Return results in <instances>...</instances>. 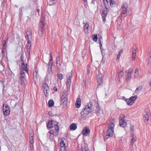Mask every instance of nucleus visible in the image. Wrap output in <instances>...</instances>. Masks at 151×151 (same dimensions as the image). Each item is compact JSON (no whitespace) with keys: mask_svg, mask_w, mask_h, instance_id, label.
Wrapping results in <instances>:
<instances>
[{"mask_svg":"<svg viewBox=\"0 0 151 151\" xmlns=\"http://www.w3.org/2000/svg\"><path fill=\"white\" fill-rule=\"evenodd\" d=\"M110 5L111 6H112L114 5V1L111 0H110Z\"/></svg>","mask_w":151,"mask_h":151,"instance_id":"51","label":"nucleus"},{"mask_svg":"<svg viewBox=\"0 0 151 151\" xmlns=\"http://www.w3.org/2000/svg\"><path fill=\"white\" fill-rule=\"evenodd\" d=\"M24 57L23 56V54H22V56L20 58V62H21L22 63H24Z\"/></svg>","mask_w":151,"mask_h":151,"instance_id":"43","label":"nucleus"},{"mask_svg":"<svg viewBox=\"0 0 151 151\" xmlns=\"http://www.w3.org/2000/svg\"><path fill=\"white\" fill-rule=\"evenodd\" d=\"M49 133L50 134L53 135L54 132L53 130H50L49 132Z\"/></svg>","mask_w":151,"mask_h":151,"instance_id":"59","label":"nucleus"},{"mask_svg":"<svg viewBox=\"0 0 151 151\" xmlns=\"http://www.w3.org/2000/svg\"><path fill=\"white\" fill-rule=\"evenodd\" d=\"M137 98V96L136 95H135L134 96H131L130 97L129 99V101H132V102L133 101H135L136 99Z\"/></svg>","mask_w":151,"mask_h":151,"instance_id":"26","label":"nucleus"},{"mask_svg":"<svg viewBox=\"0 0 151 151\" xmlns=\"http://www.w3.org/2000/svg\"><path fill=\"white\" fill-rule=\"evenodd\" d=\"M125 118V116L124 114H121L120 116L119 120L122 119V120H124V119Z\"/></svg>","mask_w":151,"mask_h":151,"instance_id":"39","label":"nucleus"},{"mask_svg":"<svg viewBox=\"0 0 151 151\" xmlns=\"http://www.w3.org/2000/svg\"><path fill=\"white\" fill-rule=\"evenodd\" d=\"M150 58L151 60V50H150V52L149 53V55Z\"/></svg>","mask_w":151,"mask_h":151,"instance_id":"64","label":"nucleus"},{"mask_svg":"<svg viewBox=\"0 0 151 151\" xmlns=\"http://www.w3.org/2000/svg\"><path fill=\"white\" fill-rule=\"evenodd\" d=\"M143 115L145 119V122L146 124H147V122L148 121L149 119V116L148 114L147 111H145L143 114Z\"/></svg>","mask_w":151,"mask_h":151,"instance_id":"6","label":"nucleus"},{"mask_svg":"<svg viewBox=\"0 0 151 151\" xmlns=\"http://www.w3.org/2000/svg\"><path fill=\"white\" fill-rule=\"evenodd\" d=\"M48 67V71L49 74H50L52 72V67Z\"/></svg>","mask_w":151,"mask_h":151,"instance_id":"35","label":"nucleus"},{"mask_svg":"<svg viewBox=\"0 0 151 151\" xmlns=\"http://www.w3.org/2000/svg\"><path fill=\"white\" fill-rule=\"evenodd\" d=\"M8 42V38L6 40H4V43L3 44V49L6 50L7 48V42Z\"/></svg>","mask_w":151,"mask_h":151,"instance_id":"22","label":"nucleus"},{"mask_svg":"<svg viewBox=\"0 0 151 151\" xmlns=\"http://www.w3.org/2000/svg\"><path fill=\"white\" fill-rule=\"evenodd\" d=\"M67 93L65 91H64L63 92L62 95V96H66Z\"/></svg>","mask_w":151,"mask_h":151,"instance_id":"48","label":"nucleus"},{"mask_svg":"<svg viewBox=\"0 0 151 151\" xmlns=\"http://www.w3.org/2000/svg\"><path fill=\"white\" fill-rule=\"evenodd\" d=\"M64 140H66V139L65 138H63L62 139L60 143L61 146H62L64 144H65V143H64Z\"/></svg>","mask_w":151,"mask_h":151,"instance_id":"37","label":"nucleus"},{"mask_svg":"<svg viewBox=\"0 0 151 151\" xmlns=\"http://www.w3.org/2000/svg\"><path fill=\"white\" fill-rule=\"evenodd\" d=\"M30 149L31 150H33V144H30Z\"/></svg>","mask_w":151,"mask_h":151,"instance_id":"56","label":"nucleus"},{"mask_svg":"<svg viewBox=\"0 0 151 151\" xmlns=\"http://www.w3.org/2000/svg\"><path fill=\"white\" fill-rule=\"evenodd\" d=\"M142 89V86H140L139 87L137 88L136 89V90H135L136 91H140Z\"/></svg>","mask_w":151,"mask_h":151,"instance_id":"38","label":"nucleus"},{"mask_svg":"<svg viewBox=\"0 0 151 151\" xmlns=\"http://www.w3.org/2000/svg\"><path fill=\"white\" fill-rule=\"evenodd\" d=\"M72 76H69L68 78L67 82V87L68 88H70L71 84V79Z\"/></svg>","mask_w":151,"mask_h":151,"instance_id":"13","label":"nucleus"},{"mask_svg":"<svg viewBox=\"0 0 151 151\" xmlns=\"http://www.w3.org/2000/svg\"><path fill=\"white\" fill-rule=\"evenodd\" d=\"M139 74V70L137 68H136L134 70V76L137 75Z\"/></svg>","mask_w":151,"mask_h":151,"instance_id":"29","label":"nucleus"},{"mask_svg":"<svg viewBox=\"0 0 151 151\" xmlns=\"http://www.w3.org/2000/svg\"><path fill=\"white\" fill-rule=\"evenodd\" d=\"M27 31L26 32L27 36H25V38H26L27 37V40H31L32 39V30L29 28L27 29Z\"/></svg>","mask_w":151,"mask_h":151,"instance_id":"4","label":"nucleus"},{"mask_svg":"<svg viewBox=\"0 0 151 151\" xmlns=\"http://www.w3.org/2000/svg\"><path fill=\"white\" fill-rule=\"evenodd\" d=\"M28 43L27 45V52L29 53L30 52V47L31 46V41L30 40H28Z\"/></svg>","mask_w":151,"mask_h":151,"instance_id":"17","label":"nucleus"},{"mask_svg":"<svg viewBox=\"0 0 151 151\" xmlns=\"http://www.w3.org/2000/svg\"><path fill=\"white\" fill-rule=\"evenodd\" d=\"M53 138V135H50L49 136V138L51 139V140H52V139Z\"/></svg>","mask_w":151,"mask_h":151,"instance_id":"57","label":"nucleus"},{"mask_svg":"<svg viewBox=\"0 0 151 151\" xmlns=\"http://www.w3.org/2000/svg\"><path fill=\"white\" fill-rule=\"evenodd\" d=\"M131 76H125L126 81L127 82L129 81L131 79Z\"/></svg>","mask_w":151,"mask_h":151,"instance_id":"42","label":"nucleus"},{"mask_svg":"<svg viewBox=\"0 0 151 151\" xmlns=\"http://www.w3.org/2000/svg\"><path fill=\"white\" fill-rule=\"evenodd\" d=\"M134 101L132 102V101H129V99L127 101V104L128 105L131 106L134 103Z\"/></svg>","mask_w":151,"mask_h":151,"instance_id":"36","label":"nucleus"},{"mask_svg":"<svg viewBox=\"0 0 151 151\" xmlns=\"http://www.w3.org/2000/svg\"><path fill=\"white\" fill-rule=\"evenodd\" d=\"M42 88L43 91L47 90L49 88L47 84L45 83H44L43 84Z\"/></svg>","mask_w":151,"mask_h":151,"instance_id":"24","label":"nucleus"},{"mask_svg":"<svg viewBox=\"0 0 151 151\" xmlns=\"http://www.w3.org/2000/svg\"><path fill=\"white\" fill-rule=\"evenodd\" d=\"M53 121V123L54 124V127L55 128V129L56 131L58 132H59V127L58 125V122H57L56 121Z\"/></svg>","mask_w":151,"mask_h":151,"instance_id":"11","label":"nucleus"},{"mask_svg":"<svg viewBox=\"0 0 151 151\" xmlns=\"http://www.w3.org/2000/svg\"><path fill=\"white\" fill-rule=\"evenodd\" d=\"M132 70L130 69L126 71V74L127 76H131Z\"/></svg>","mask_w":151,"mask_h":151,"instance_id":"27","label":"nucleus"},{"mask_svg":"<svg viewBox=\"0 0 151 151\" xmlns=\"http://www.w3.org/2000/svg\"><path fill=\"white\" fill-rule=\"evenodd\" d=\"M3 113L4 115H8L10 114V110L9 107L6 104H4L3 105Z\"/></svg>","mask_w":151,"mask_h":151,"instance_id":"3","label":"nucleus"},{"mask_svg":"<svg viewBox=\"0 0 151 151\" xmlns=\"http://www.w3.org/2000/svg\"><path fill=\"white\" fill-rule=\"evenodd\" d=\"M47 91H48V90H45L43 91H44V93H45V96L46 97H47L48 95V93L47 92Z\"/></svg>","mask_w":151,"mask_h":151,"instance_id":"46","label":"nucleus"},{"mask_svg":"<svg viewBox=\"0 0 151 151\" xmlns=\"http://www.w3.org/2000/svg\"><path fill=\"white\" fill-rule=\"evenodd\" d=\"M128 6L127 3L124 2L121 6L122 11L121 12L120 16L122 18H124L127 14V8Z\"/></svg>","mask_w":151,"mask_h":151,"instance_id":"2","label":"nucleus"},{"mask_svg":"<svg viewBox=\"0 0 151 151\" xmlns=\"http://www.w3.org/2000/svg\"><path fill=\"white\" fill-rule=\"evenodd\" d=\"M60 57H57L56 58V67L58 70H60L61 69L60 68V66L61 65L60 63Z\"/></svg>","mask_w":151,"mask_h":151,"instance_id":"7","label":"nucleus"},{"mask_svg":"<svg viewBox=\"0 0 151 151\" xmlns=\"http://www.w3.org/2000/svg\"><path fill=\"white\" fill-rule=\"evenodd\" d=\"M22 63V68H23V69L25 70L26 73L27 75H29L28 74V70H27V64H25L24 63Z\"/></svg>","mask_w":151,"mask_h":151,"instance_id":"18","label":"nucleus"},{"mask_svg":"<svg viewBox=\"0 0 151 151\" xmlns=\"http://www.w3.org/2000/svg\"><path fill=\"white\" fill-rule=\"evenodd\" d=\"M53 90L55 91H56L58 90L57 88L56 87H55L53 88Z\"/></svg>","mask_w":151,"mask_h":151,"instance_id":"63","label":"nucleus"},{"mask_svg":"<svg viewBox=\"0 0 151 151\" xmlns=\"http://www.w3.org/2000/svg\"><path fill=\"white\" fill-rule=\"evenodd\" d=\"M84 32L86 33L88 31V29H86V28H84Z\"/></svg>","mask_w":151,"mask_h":151,"instance_id":"60","label":"nucleus"},{"mask_svg":"<svg viewBox=\"0 0 151 151\" xmlns=\"http://www.w3.org/2000/svg\"><path fill=\"white\" fill-rule=\"evenodd\" d=\"M130 130L132 132H133L134 131L133 126H132V125H131L130 126Z\"/></svg>","mask_w":151,"mask_h":151,"instance_id":"50","label":"nucleus"},{"mask_svg":"<svg viewBox=\"0 0 151 151\" xmlns=\"http://www.w3.org/2000/svg\"><path fill=\"white\" fill-rule=\"evenodd\" d=\"M100 110L101 109H99L96 110V113L97 116H99L100 114Z\"/></svg>","mask_w":151,"mask_h":151,"instance_id":"44","label":"nucleus"},{"mask_svg":"<svg viewBox=\"0 0 151 151\" xmlns=\"http://www.w3.org/2000/svg\"><path fill=\"white\" fill-rule=\"evenodd\" d=\"M50 59L49 60H50V61H52V54L51 53H50Z\"/></svg>","mask_w":151,"mask_h":151,"instance_id":"61","label":"nucleus"},{"mask_svg":"<svg viewBox=\"0 0 151 151\" xmlns=\"http://www.w3.org/2000/svg\"><path fill=\"white\" fill-rule=\"evenodd\" d=\"M29 140H34L33 136L32 135L30 137Z\"/></svg>","mask_w":151,"mask_h":151,"instance_id":"62","label":"nucleus"},{"mask_svg":"<svg viewBox=\"0 0 151 151\" xmlns=\"http://www.w3.org/2000/svg\"><path fill=\"white\" fill-rule=\"evenodd\" d=\"M84 1V4L85 6H86L87 4V0H83Z\"/></svg>","mask_w":151,"mask_h":151,"instance_id":"58","label":"nucleus"},{"mask_svg":"<svg viewBox=\"0 0 151 151\" xmlns=\"http://www.w3.org/2000/svg\"><path fill=\"white\" fill-rule=\"evenodd\" d=\"M136 50L134 48H132V59L133 60H135V56L136 55Z\"/></svg>","mask_w":151,"mask_h":151,"instance_id":"21","label":"nucleus"},{"mask_svg":"<svg viewBox=\"0 0 151 151\" xmlns=\"http://www.w3.org/2000/svg\"><path fill=\"white\" fill-rule=\"evenodd\" d=\"M91 69V68L90 66L89 65H88L87 66V69H86L87 73L88 75L89 74Z\"/></svg>","mask_w":151,"mask_h":151,"instance_id":"31","label":"nucleus"},{"mask_svg":"<svg viewBox=\"0 0 151 151\" xmlns=\"http://www.w3.org/2000/svg\"><path fill=\"white\" fill-rule=\"evenodd\" d=\"M45 19L44 17H42L41 20V23L40 26L41 25V26L44 27L45 25Z\"/></svg>","mask_w":151,"mask_h":151,"instance_id":"28","label":"nucleus"},{"mask_svg":"<svg viewBox=\"0 0 151 151\" xmlns=\"http://www.w3.org/2000/svg\"><path fill=\"white\" fill-rule=\"evenodd\" d=\"M20 83L21 85V87L22 88L24 87V76H20Z\"/></svg>","mask_w":151,"mask_h":151,"instance_id":"16","label":"nucleus"},{"mask_svg":"<svg viewBox=\"0 0 151 151\" xmlns=\"http://www.w3.org/2000/svg\"><path fill=\"white\" fill-rule=\"evenodd\" d=\"M102 76H97V82L99 83V84L98 85V87H99V86H101L102 85Z\"/></svg>","mask_w":151,"mask_h":151,"instance_id":"10","label":"nucleus"},{"mask_svg":"<svg viewBox=\"0 0 151 151\" xmlns=\"http://www.w3.org/2000/svg\"><path fill=\"white\" fill-rule=\"evenodd\" d=\"M95 105L96 108V110H98L99 109H101L100 108L99 106V105L98 104V103L97 102L95 104Z\"/></svg>","mask_w":151,"mask_h":151,"instance_id":"41","label":"nucleus"},{"mask_svg":"<svg viewBox=\"0 0 151 151\" xmlns=\"http://www.w3.org/2000/svg\"><path fill=\"white\" fill-rule=\"evenodd\" d=\"M108 129L113 130L114 129V127L112 126H109L108 127Z\"/></svg>","mask_w":151,"mask_h":151,"instance_id":"53","label":"nucleus"},{"mask_svg":"<svg viewBox=\"0 0 151 151\" xmlns=\"http://www.w3.org/2000/svg\"><path fill=\"white\" fill-rule=\"evenodd\" d=\"M92 102H90L81 111V114L82 117H84L90 113L92 111Z\"/></svg>","mask_w":151,"mask_h":151,"instance_id":"1","label":"nucleus"},{"mask_svg":"<svg viewBox=\"0 0 151 151\" xmlns=\"http://www.w3.org/2000/svg\"><path fill=\"white\" fill-rule=\"evenodd\" d=\"M52 61H49L48 64V67H52Z\"/></svg>","mask_w":151,"mask_h":151,"instance_id":"47","label":"nucleus"},{"mask_svg":"<svg viewBox=\"0 0 151 151\" xmlns=\"http://www.w3.org/2000/svg\"><path fill=\"white\" fill-rule=\"evenodd\" d=\"M48 114L50 116H53L52 112L51 111H49V112H48Z\"/></svg>","mask_w":151,"mask_h":151,"instance_id":"54","label":"nucleus"},{"mask_svg":"<svg viewBox=\"0 0 151 151\" xmlns=\"http://www.w3.org/2000/svg\"><path fill=\"white\" fill-rule=\"evenodd\" d=\"M93 40L95 41H97V35H92Z\"/></svg>","mask_w":151,"mask_h":151,"instance_id":"32","label":"nucleus"},{"mask_svg":"<svg viewBox=\"0 0 151 151\" xmlns=\"http://www.w3.org/2000/svg\"><path fill=\"white\" fill-rule=\"evenodd\" d=\"M107 133L108 134H109L110 137H111L113 134V130L108 129Z\"/></svg>","mask_w":151,"mask_h":151,"instance_id":"25","label":"nucleus"},{"mask_svg":"<svg viewBox=\"0 0 151 151\" xmlns=\"http://www.w3.org/2000/svg\"><path fill=\"white\" fill-rule=\"evenodd\" d=\"M38 74V72L35 70L33 72V76H37Z\"/></svg>","mask_w":151,"mask_h":151,"instance_id":"49","label":"nucleus"},{"mask_svg":"<svg viewBox=\"0 0 151 151\" xmlns=\"http://www.w3.org/2000/svg\"><path fill=\"white\" fill-rule=\"evenodd\" d=\"M54 104V101L52 100H50L48 102V106L51 108L52 107Z\"/></svg>","mask_w":151,"mask_h":151,"instance_id":"23","label":"nucleus"},{"mask_svg":"<svg viewBox=\"0 0 151 151\" xmlns=\"http://www.w3.org/2000/svg\"><path fill=\"white\" fill-rule=\"evenodd\" d=\"M68 98L66 96H61L60 102L61 104L63 105H66V103L67 101Z\"/></svg>","mask_w":151,"mask_h":151,"instance_id":"9","label":"nucleus"},{"mask_svg":"<svg viewBox=\"0 0 151 151\" xmlns=\"http://www.w3.org/2000/svg\"><path fill=\"white\" fill-rule=\"evenodd\" d=\"M66 146L65 144H64L61 146V151H66L65 149Z\"/></svg>","mask_w":151,"mask_h":151,"instance_id":"30","label":"nucleus"},{"mask_svg":"<svg viewBox=\"0 0 151 151\" xmlns=\"http://www.w3.org/2000/svg\"><path fill=\"white\" fill-rule=\"evenodd\" d=\"M84 151H89L87 145H84Z\"/></svg>","mask_w":151,"mask_h":151,"instance_id":"45","label":"nucleus"},{"mask_svg":"<svg viewBox=\"0 0 151 151\" xmlns=\"http://www.w3.org/2000/svg\"><path fill=\"white\" fill-rule=\"evenodd\" d=\"M119 123L120 126L121 127H125L126 126V122L124 121V120L120 119L119 121Z\"/></svg>","mask_w":151,"mask_h":151,"instance_id":"15","label":"nucleus"},{"mask_svg":"<svg viewBox=\"0 0 151 151\" xmlns=\"http://www.w3.org/2000/svg\"><path fill=\"white\" fill-rule=\"evenodd\" d=\"M53 120H50L48 121V122L47 124V129H50L51 128L52 126V124L54 123H53Z\"/></svg>","mask_w":151,"mask_h":151,"instance_id":"12","label":"nucleus"},{"mask_svg":"<svg viewBox=\"0 0 151 151\" xmlns=\"http://www.w3.org/2000/svg\"><path fill=\"white\" fill-rule=\"evenodd\" d=\"M25 73H26L24 70H22L21 71V75H23L24 74H25Z\"/></svg>","mask_w":151,"mask_h":151,"instance_id":"52","label":"nucleus"},{"mask_svg":"<svg viewBox=\"0 0 151 151\" xmlns=\"http://www.w3.org/2000/svg\"><path fill=\"white\" fill-rule=\"evenodd\" d=\"M109 124H110L109 126H112L113 127H114V124L113 122H111L109 123Z\"/></svg>","mask_w":151,"mask_h":151,"instance_id":"55","label":"nucleus"},{"mask_svg":"<svg viewBox=\"0 0 151 151\" xmlns=\"http://www.w3.org/2000/svg\"><path fill=\"white\" fill-rule=\"evenodd\" d=\"M81 99L80 98H78L76 102V108H79L81 105Z\"/></svg>","mask_w":151,"mask_h":151,"instance_id":"14","label":"nucleus"},{"mask_svg":"<svg viewBox=\"0 0 151 151\" xmlns=\"http://www.w3.org/2000/svg\"><path fill=\"white\" fill-rule=\"evenodd\" d=\"M136 141V140L134 138L133 136L132 137V138L131 139V144L132 146V147L133 146V143L135 142Z\"/></svg>","mask_w":151,"mask_h":151,"instance_id":"40","label":"nucleus"},{"mask_svg":"<svg viewBox=\"0 0 151 151\" xmlns=\"http://www.w3.org/2000/svg\"><path fill=\"white\" fill-rule=\"evenodd\" d=\"M103 3L104 5L105 6L106 10H107V8L106 7V6L108 4V1H107V0H104Z\"/></svg>","mask_w":151,"mask_h":151,"instance_id":"34","label":"nucleus"},{"mask_svg":"<svg viewBox=\"0 0 151 151\" xmlns=\"http://www.w3.org/2000/svg\"><path fill=\"white\" fill-rule=\"evenodd\" d=\"M83 24L84 25V28H86V29H88L89 27V24H88L87 22H83Z\"/></svg>","mask_w":151,"mask_h":151,"instance_id":"33","label":"nucleus"},{"mask_svg":"<svg viewBox=\"0 0 151 151\" xmlns=\"http://www.w3.org/2000/svg\"><path fill=\"white\" fill-rule=\"evenodd\" d=\"M90 131L87 127H85L82 131L83 134L84 136H86L87 134L90 133Z\"/></svg>","mask_w":151,"mask_h":151,"instance_id":"8","label":"nucleus"},{"mask_svg":"<svg viewBox=\"0 0 151 151\" xmlns=\"http://www.w3.org/2000/svg\"><path fill=\"white\" fill-rule=\"evenodd\" d=\"M77 126L75 123H72L70 126V129L75 130L76 129Z\"/></svg>","mask_w":151,"mask_h":151,"instance_id":"19","label":"nucleus"},{"mask_svg":"<svg viewBox=\"0 0 151 151\" xmlns=\"http://www.w3.org/2000/svg\"><path fill=\"white\" fill-rule=\"evenodd\" d=\"M44 27L41 26V25L40 26V30L38 32V35L40 36H42V31L43 30V28H44Z\"/></svg>","mask_w":151,"mask_h":151,"instance_id":"20","label":"nucleus"},{"mask_svg":"<svg viewBox=\"0 0 151 151\" xmlns=\"http://www.w3.org/2000/svg\"><path fill=\"white\" fill-rule=\"evenodd\" d=\"M109 12V10L108 9L107 10H105L104 9L103 10L102 13L101 14L102 18L103 19V22H105L106 21V17L107 12Z\"/></svg>","mask_w":151,"mask_h":151,"instance_id":"5","label":"nucleus"}]
</instances>
